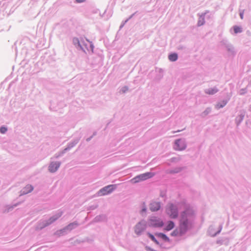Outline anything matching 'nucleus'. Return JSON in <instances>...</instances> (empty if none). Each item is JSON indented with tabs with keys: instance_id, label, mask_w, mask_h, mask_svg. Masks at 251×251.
Returning <instances> with one entry per match:
<instances>
[{
	"instance_id": "f8f14e48",
	"label": "nucleus",
	"mask_w": 251,
	"mask_h": 251,
	"mask_svg": "<svg viewBox=\"0 0 251 251\" xmlns=\"http://www.w3.org/2000/svg\"><path fill=\"white\" fill-rule=\"evenodd\" d=\"M175 225L173 222L172 221H169L168 222V225L165 227V230L167 231H169L171 229H172L174 227Z\"/></svg>"
},
{
	"instance_id": "9b49d317",
	"label": "nucleus",
	"mask_w": 251,
	"mask_h": 251,
	"mask_svg": "<svg viewBox=\"0 0 251 251\" xmlns=\"http://www.w3.org/2000/svg\"><path fill=\"white\" fill-rule=\"evenodd\" d=\"M218 89L217 88H216L215 87H214V88H210L206 89L205 92L206 94H207L208 95H213V94H215L216 93H217L218 92Z\"/></svg>"
},
{
	"instance_id": "4be33fe9",
	"label": "nucleus",
	"mask_w": 251,
	"mask_h": 251,
	"mask_svg": "<svg viewBox=\"0 0 251 251\" xmlns=\"http://www.w3.org/2000/svg\"><path fill=\"white\" fill-rule=\"evenodd\" d=\"M240 16L241 19H243V12L240 13Z\"/></svg>"
},
{
	"instance_id": "20e7f679",
	"label": "nucleus",
	"mask_w": 251,
	"mask_h": 251,
	"mask_svg": "<svg viewBox=\"0 0 251 251\" xmlns=\"http://www.w3.org/2000/svg\"><path fill=\"white\" fill-rule=\"evenodd\" d=\"M146 228V225L145 222H140L138 223L134 228L135 232L137 235H140L144 231Z\"/></svg>"
},
{
	"instance_id": "dca6fc26",
	"label": "nucleus",
	"mask_w": 251,
	"mask_h": 251,
	"mask_svg": "<svg viewBox=\"0 0 251 251\" xmlns=\"http://www.w3.org/2000/svg\"><path fill=\"white\" fill-rule=\"evenodd\" d=\"M233 30L235 33H240L242 32L241 28L237 25H235L233 27Z\"/></svg>"
},
{
	"instance_id": "423d86ee",
	"label": "nucleus",
	"mask_w": 251,
	"mask_h": 251,
	"mask_svg": "<svg viewBox=\"0 0 251 251\" xmlns=\"http://www.w3.org/2000/svg\"><path fill=\"white\" fill-rule=\"evenodd\" d=\"M190 212L188 211H186L183 213L182 214V218L181 220L180 226L181 227L184 228H186L187 226V219L186 218L189 216Z\"/></svg>"
},
{
	"instance_id": "412c9836",
	"label": "nucleus",
	"mask_w": 251,
	"mask_h": 251,
	"mask_svg": "<svg viewBox=\"0 0 251 251\" xmlns=\"http://www.w3.org/2000/svg\"><path fill=\"white\" fill-rule=\"evenodd\" d=\"M84 1L85 0H76V1L79 3L84 2Z\"/></svg>"
},
{
	"instance_id": "2eb2a0df",
	"label": "nucleus",
	"mask_w": 251,
	"mask_h": 251,
	"mask_svg": "<svg viewBox=\"0 0 251 251\" xmlns=\"http://www.w3.org/2000/svg\"><path fill=\"white\" fill-rule=\"evenodd\" d=\"M226 103L227 102L226 101L223 100V101L221 102V103H217L215 107L216 109H220L225 106L226 105Z\"/></svg>"
},
{
	"instance_id": "a211bd4d",
	"label": "nucleus",
	"mask_w": 251,
	"mask_h": 251,
	"mask_svg": "<svg viewBox=\"0 0 251 251\" xmlns=\"http://www.w3.org/2000/svg\"><path fill=\"white\" fill-rule=\"evenodd\" d=\"M7 130V129L6 127L2 126L0 128V133L3 134L6 132Z\"/></svg>"
},
{
	"instance_id": "f03ea898",
	"label": "nucleus",
	"mask_w": 251,
	"mask_h": 251,
	"mask_svg": "<svg viewBox=\"0 0 251 251\" xmlns=\"http://www.w3.org/2000/svg\"><path fill=\"white\" fill-rule=\"evenodd\" d=\"M154 175V174L153 173L148 172L136 176V177L131 179L130 181L132 183H135L151 178Z\"/></svg>"
},
{
	"instance_id": "1a4fd4ad",
	"label": "nucleus",
	"mask_w": 251,
	"mask_h": 251,
	"mask_svg": "<svg viewBox=\"0 0 251 251\" xmlns=\"http://www.w3.org/2000/svg\"><path fill=\"white\" fill-rule=\"evenodd\" d=\"M160 208V204L158 202H152L150 205V209L152 211H156L158 210Z\"/></svg>"
},
{
	"instance_id": "6ab92c4d",
	"label": "nucleus",
	"mask_w": 251,
	"mask_h": 251,
	"mask_svg": "<svg viewBox=\"0 0 251 251\" xmlns=\"http://www.w3.org/2000/svg\"><path fill=\"white\" fill-rule=\"evenodd\" d=\"M159 235L164 240H169L168 237L166 235H165L164 234L160 233Z\"/></svg>"
},
{
	"instance_id": "7ed1b4c3",
	"label": "nucleus",
	"mask_w": 251,
	"mask_h": 251,
	"mask_svg": "<svg viewBox=\"0 0 251 251\" xmlns=\"http://www.w3.org/2000/svg\"><path fill=\"white\" fill-rule=\"evenodd\" d=\"M115 185H109L101 189L98 192L99 196H104L111 193L115 189Z\"/></svg>"
},
{
	"instance_id": "6e6552de",
	"label": "nucleus",
	"mask_w": 251,
	"mask_h": 251,
	"mask_svg": "<svg viewBox=\"0 0 251 251\" xmlns=\"http://www.w3.org/2000/svg\"><path fill=\"white\" fill-rule=\"evenodd\" d=\"M59 166V162H52L49 167V170L50 172L53 173L57 171Z\"/></svg>"
},
{
	"instance_id": "4468645a",
	"label": "nucleus",
	"mask_w": 251,
	"mask_h": 251,
	"mask_svg": "<svg viewBox=\"0 0 251 251\" xmlns=\"http://www.w3.org/2000/svg\"><path fill=\"white\" fill-rule=\"evenodd\" d=\"M169 59L171 61H175L177 59L176 53H172L169 56Z\"/></svg>"
},
{
	"instance_id": "39448f33",
	"label": "nucleus",
	"mask_w": 251,
	"mask_h": 251,
	"mask_svg": "<svg viewBox=\"0 0 251 251\" xmlns=\"http://www.w3.org/2000/svg\"><path fill=\"white\" fill-rule=\"evenodd\" d=\"M150 225L152 226L161 227L163 225V222L159 218L152 217L150 220Z\"/></svg>"
},
{
	"instance_id": "9d476101",
	"label": "nucleus",
	"mask_w": 251,
	"mask_h": 251,
	"mask_svg": "<svg viewBox=\"0 0 251 251\" xmlns=\"http://www.w3.org/2000/svg\"><path fill=\"white\" fill-rule=\"evenodd\" d=\"M61 215L59 214L57 216H53L51 218H50L49 221L48 222H46V223L45 224H44V225L41 226L40 228H42L45 226H48L49 225L51 224L52 222H53L54 221H55L56 219H57L59 217H60Z\"/></svg>"
},
{
	"instance_id": "f257e3e1",
	"label": "nucleus",
	"mask_w": 251,
	"mask_h": 251,
	"mask_svg": "<svg viewBox=\"0 0 251 251\" xmlns=\"http://www.w3.org/2000/svg\"><path fill=\"white\" fill-rule=\"evenodd\" d=\"M166 212L170 218L175 219L177 217V208L172 203H169L166 208Z\"/></svg>"
},
{
	"instance_id": "f3484780",
	"label": "nucleus",
	"mask_w": 251,
	"mask_h": 251,
	"mask_svg": "<svg viewBox=\"0 0 251 251\" xmlns=\"http://www.w3.org/2000/svg\"><path fill=\"white\" fill-rule=\"evenodd\" d=\"M148 235L149 237L151 239L152 241L155 242L156 243H158L157 241L156 240V239L155 238V237H154V236L153 235H152L150 233H148Z\"/></svg>"
},
{
	"instance_id": "0eeeda50",
	"label": "nucleus",
	"mask_w": 251,
	"mask_h": 251,
	"mask_svg": "<svg viewBox=\"0 0 251 251\" xmlns=\"http://www.w3.org/2000/svg\"><path fill=\"white\" fill-rule=\"evenodd\" d=\"M174 148L176 150L182 151L185 149L186 145L183 141L179 139L176 141Z\"/></svg>"
},
{
	"instance_id": "aec40b11",
	"label": "nucleus",
	"mask_w": 251,
	"mask_h": 251,
	"mask_svg": "<svg viewBox=\"0 0 251 251\" xmlns=\"http://www.w3.org/2000/svg\"><path fill=\"white\" fill-rule=\"evenodd\" d=\"M146 211V207L144 203H143L142 212H145Z\"/></svg>"
},
{
	"instance_id": "ddd939ff",
	"label": "nucleus",
	"mask_w": 251,
	"mask_h": 251,
	"mask_svg": "<svg viewBox=\"0 0 251 251\" xmlns=\"http://www.w3.org/2000/svg\"><path fill=\"white\" fill-rule=\"evenodd\" d=\"M33 189V187L31 185H26L24 188V193H28L31 192Z\"/></svg>"
}]
</instances>
